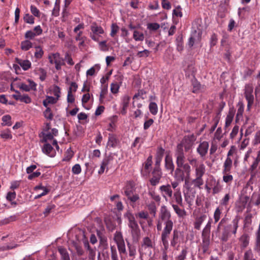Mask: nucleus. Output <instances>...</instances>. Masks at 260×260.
Returning <instances> with one entry per match:
<instances>
[{
    "label": "nucleus",
    "instance_id": "nucleus-1",
    "mask_svg": "<svg viewBox=\"0 0 260 260\" xmlns=\"http://www.w3.org/2000/svg\"><path fill=\"white\" fill-rule=\"evenodd\" d=\"M175 156L177 168L174 171V177L178 181L184 180L185 185L188 186L191 173V167L189 164L185 162V157L181 145L177 147Z\"/></svg>",
    "mask_w": 260,
    "mask_h": 260
},
{
    "label": "nucleus",
    "instance_id": "nucleus-2",
    "mask_svg": "<svg viewBox=\"0 0 260 260\" xmlns=\"http://www.w3.org/2000/svg\"><path fill=\"white\" fill-rule=\"evenodd\" d=\"M159 219L164 222L165 227L161 235V240L165 248L168 247V238L173 230V222L171 219V214L167 207H161L159 214Z\"/></svg>",
    "mask_w": 260,
    "mask_h": 260
},
{
    "label": "nucleus",
    "instance_id": "nucleus-3",
    "mask_svg": "<svg viewBox=\"0 0 260 260\" xmlns=\"http://www.w3.org/2000/svg\"><path fill=\"white\" fill-rule=\"evenodd\" d=\"M124 194L127 198L129 205L134 208L140 201L139 194L136 192L135 184L133 181H128L123 188Z\"/></svg>",
    "mask_w": 260,
    "mask_h": 260
},
{
    "label": "nucleus",
    "instance_id": "nucleus-4",
    "mask_svg": "<svg viewBox=\"0 0 260 260\" xmlns=\"http://www.w3.org/2000/svg\"><path fill=\"white\" fill-rule=\"evenodd\" d=\"M203 26L201 25V20H195L192 24L191 35L188 41L189 47L193 46L195 43L199 42L201 39Z\"/></svg>",
    "mask_w": 260,
    "mask_h": 260
},
{
    "label": "nucleus",
    "instance_id": "nucleus-5",
    "mask_svg": "<svg viewBox=\"0 0 260 260\" xmlns=\"http://www.w3.org/2000/svg\"><path fill=\"white\" fill-rule=\"evenodd\" d=\"M210 228L211 221L209 220L206 226L203 229L202 235L203 242L201 249L204 254H209L210 253L209 249L210 244Z\"/></svg>",
    "mask_w": 260,
    "mask_h": 260
},
{
    "label": "nucleus",
    "instance_id": "nucleus-6",
    "mask_svg": "<svg viewBox=\"0 0 260 260\" xmlns=\"http://www.w3.org/2000/svg\"><path fill=\"white\" fill-rule=\"evenodd\" d=\"M42 142H47L48 141L53 140L54 137L58 135V130L56 128H51L49 123H47L46 126L41 132Z\"/></svg>",
    "mask_w": 260,
    "mask_h": 260
},
{
    "label": "nucleus",
    "instance_id": "nucleus-7",
    "mask_svg": "<svg viewBox=\"0 0 260 260\" xmlns=\"http://www.w3.org/2000/svg\"><path fill=\"white\" fill-rule=\"evenodd\" d=\"M239 219L237 217L234 219L231 223L228 225L224 228V231L223 233L221 240L223 241H226L229 236L231 234H236L237 229L238 227Z\"/></svg>",
    "mask_w": 260,
    "mask_h": 260
},
{
    "label": "nucleus",
    "instance_id": "nucleus-8",
    "mask_svg": "<svg viewBox=\"0 0 260 260\" xmlns=\"http://www.w3.org/2000/svg\"><path fill=\"white\" fill-rule=\"evenodd\" d=\"M187 160L189 164L195 168L196 177H202L205 172V166L202 163H199L197 159L193 157H188Z\"/></svg>",
    "mask_w": 260,
    "mask_h": 260
},
{
    "label": "nucleus",
    "instance_id": "nucleus-9",
    "mask_svg": "<svg viewBox=\"0 0 260 260\" xmlns=\"http://www.w3.org/2000/svg\"><path fill=\"white\" fill-rule=\"evenodd\" d=\"M113 239L117 244L120 254H126L125 242L121 232L116 231L114 234Z\"/></svg>",
    "mask_w": 260,
    "mask_h": 260
},
{
    "label": "nucleus",
    "instance_id": "nucleus-10",
    "mask_svg": "<svg viewBox=\"0 0 260 260\" xmlns=\"http://www.w3.org/2000/svg\"><path fill=\"white\" fill-rule=\"evenodd\" d=\"M90 27L91 29L89 34L90 37L94 41L99 42L100 35L104 33V29L95 22L91 23Z\"/></svg>",
    "mask_w": 260,
    "mask_h": 260
},
{
    "label": "nucleus",
    "instance_id": "nucleus-11",
    "mask_svg": "<svg viewBox=\"0 0 260 260\" xmlns=\"http://www.w3.org/2000/svg\"><path fill=\"white\" fill-rule=\"evenodd\" d=\"M115 153H110L108 155H106L103 158L101 167L98 171V173L100 175L104 173L105 169H108L109 166H112L114 160V156L116 155Z\"/></svg>",
    "mask_w": 260,
    "mask_h": 260
},
{
    "label": "nucleus",
    "instance_id": "nucleus-12",
    "mask_svg": "<svg viewBox=\"0 0 260 260\" xmlns=\"http://www.w3.org/2000/svg\"><path fill=\"white\" fill-rule=\"evenodd\" d=\"M253 88L252 85L247 84L245 86L244 96L247 101V109L249 110L254 104V97L253 94Z\"/></svg>",
    "mask_w": 260,
    "mask_h": 260
},
{
    "label": "nucleus",
    "instance_id": "nucleus-13",
    "mask_svg": "<svg viewBox=\"0 0 260 260\" xmlns=\"http://www.w3.org/2000/svg\"><path fill=\"white\" fill-rule=\"evenodd\" d=\"M183 239V236L181 232L177 230H174L171 239V246L178 250Z\"/></svg>",
    "mask_w": 260,
    "mask_h": 260
},
{
    "label": "nucleus",
    "instance_id": "nucleus-14",
    "mask_svg": "<svg viewBox=\"0 0 260 260\" xmlns=\"http://www.w3.org/2000/svg\"><path fill=\"white\" fill-rule=\"evenodd\" d=\"M196 140V137L193 135L186 136L184 137L182 143L178 144L177 147L179 145H181L182 146V148L184 147L185 151L187 152L191 148ZM182 150H183V149H182Z\"/></svg>",
    "mask_w": 260,
    "mask_h": 260
},
{
    "label": "nucleus",
    "instance_id": "nucleus-15",
    "mask_svg": "<svg viewBox=\"0 0 260 260\" xmlns=\"http://www.w3.org/2000/svg\"><path fill=\"white\" fill-rule=\"evenodd\" d=\"M162 175L160 168H154L152 172V177L149 179L150 184L153 186L157 185L160 182Z\"/></svg>",
    "mask_w": 260,
    "mask_h": 260
},
{
    "label": "nucleus",
    "instance_id": "nucleus-16",
    "mask_svg": "<svg viewBox=\"0 0 260 260\" xmlns=\"http://www.w3.org/2000/svg\"><path fill=\"white\" fill-rule=\"evenodd\" d=\"M159 190L161 196L167 200L168 198L172 197L173 191L170 184L163 185L159 187Z\"/></svg>",
    "mask_w": 260,
    "mask_h": 260
},
{
    "label": "nucleus",
    "instance_id": "nucleus-17",
    "mask_svg": "<svg viewBox=\"0 0 260 260\" xmlns=\"http://www.w3.org/2000/svg\"><path fill=\"white\" fill-rule=\"evenodd\" d=\"M119 140L116 135L114 134H109L108 140L107 143V148H116L119 143Z\"/></svg>",
    "mask_w": 260,
    "mask_h": 260
},
{
    "label": "nucleus",
    "instance_id": "nucleus-18",
    "mask_svg": "<svg viewBox=\"0 0 260 260\" xmlns=\"http://www.w3.org/2000/svg\"><path fill=\"white\" fill-rule=\"evenodd\" d=\"M171 198H172V202L173 203L175 202L176 204L179 205L180 207L182 208L184 207L181 192L180 189H176L173 194H172V197Z\"/></svg>",
    "mask_w": 260,
    "mask_h": 260
},
{
    "label": "nucleus",
    "instance_id": "nucleus-19",
    "mask_svg": "<svg viewBox=\"0 0 260 260\" xmlns=\"http://www.w3.org/2000/svg\"><path fill=\"white\" fill-rule=\"evenodd\" d=\"M124 216L128 221V226L131 229H135L139 227V225L135 220L134 215L129 211H127L124 214Z\"/></svg>",
    "mask_w": 260,
    "mask_h": 260
},
{
    "label": "nucleus",
    "instance_id": "nucleus-20",
    "mask_svg": "<svg viewBox=\"0 0 260 260\" xmlns=\"http://www.w3.org/2000/svg\"><path fill=\"white\" fill-rule=\"evenodd\" d=\"M98 236L100 238V243L103 246V249L102 251V255L105 257L109 259V253L108 252V246L106 242V239L103 238L101 236V232L99 231H97Z\"/></svg>",
    "mask_w": 260,
    "mask_h": 260
},
{
    "label": "nucleus",
    "instance_id": "nucleus-21",
    "mask_svg": "<svg viewBox=\"0 0 260 260\" xmlns=\"http://www.w3.org/2000/svg\"><path fill=\"white\" fill-rule=\"evenodd\" d=\"M15 94H13V98L17 101L28 104L31 102L30 98L27 94L21 95L18 91H15Z\"/></svg>",
    "mask_w": 260,
    "mask_h": 260
},
{
    "label": "nucleus",
    "instance_id": "nucleus-22",
    "mask_svg": "<svg viewBox=\"0 0 260 260\" xmlns=\"http://www.w3.org/2000/svg\"><path fill=\"white\" fill-rule=\"evenodd\" d=\"M130 100L131 97L127 95H125L122 97L121 104V112L122 114H125L127 112Z\"/></svg>",
    "mask_w": 260,
    "mask_h": 260
},
{
    "label": "nucleus",
    "instance_id": "nucleus-23",
    "mask_svg": "<svg viewBox=\"0 0 260 260\" xmlns=\"http://www.w3.org/2000/svg\"><path fill=\"white\" fill-rule=\"evenodd\" d=\"M152 164V157L149 156L146 161L143 164V168L141 170V174L143 176L146 175L149 173L150 168Z\"/></svg>",
    "mask_w": 260,
    "mask_h": 260
},
{
    "label": "nucleus",
    "instance_id": "nucleus-24",
    "mask_svg": "<svg viewBox=\"0 0 260 260\" xmlns=\"http://www.w3.org/2000/svg\"><path fill=\"white\" fill-rule=\"evenodd\" d=\"M120 259L119 258L118 253L116 247L114 245H111L110 246V255L111 260H124L125 258L123 257V255L126 254H120Z\"/></svg>",
    "mask_w": 260,
    "mask_h": 260
},
{
    "label": "nucleus",
    "instance_id": "nucleus-25",
    "mask_svg": "<svg viewBox=\"0 0 260 260\" xmlns=\"http://www.w3.org/2000/svg\"><path fill=\"white\" fill-rule=\"evenodd\" d=\"M209 144L207 142H203L201 143L197 148V152L201 156H205L208 150Z\"/></svg>",
    "mask_w": 260,
    "mask_h": 260
},
{
    "label": "nucleus",
    "instance_id": "nucleus-26",
    "mask_svg": "<svg viewBox=\"0 0 260 260\" xmlns=\"http://www.w3.org/2000/svg\"><path fill=\"white\" fill-rule=\"evenodd\" d=\"M148 90L146 89H139L138 92L134 95L133 100H145L147 98Z\"/></svg>",
    "mask_w": 260,
    "mask_h": 260
},
{
    "label": "nucleus",
    "instance_id": "nucleus-27",
    "mask_svg": "<svg viewBox=\"0 0 260 260\" xmlns=\"http://www.w3.org/2000/svg\"><path fill=\"white\" fill-rule=\"evenodd\" d=\"M165 168L172 173L174 171L175 166L171 156L167 155L165 157Z\"/></svg>",
    "mask_w": 260,
    "mask_h": 260
},
{
    "label": "nucleus",
    "instance_id": "nucleus-28",
    "mask_svg": "<svg viewBox=\"0 0 260 260\" xmlns=\"http://www.w3.org/2000/svg\"><path fill=\"white\" fill-rule=\"evenodd\" d=\"M152 247H147L144 246H140L139 248V251L140 253V256L142 258L144 256H150L151 254V249Z\"/></svg>",
    "mask_w": 260,
    "mask_h": 260
},
{
    "label": "nucleus",
    "instance_id": "nucleus-29",
    "mask_svg": "<svg viewBox=\"0 0 260 260\" xmlns=\"http://www.w3.org/2000/svg\"><path fill=\"white\" fill-rule=\"evenodd\" d=\"M84 246L88 252L89 258L93 260L95 257V248H92L86 240L84 242Z\"/></svg>",
    "mask_w": 260,
    "mask_h": 260
},
{
    "label": "nucleus",
    "instance_id": "nucleus-30",
    "mask_svg": "<svg viewBox=\"0 0 260 260\" xmlns=\"http://www.w3.org/2000/svg\"><path fill=\"white\" fill-rule=\"evenodd\" d=\"M15 60L24 71H27L31 67V63L28 60H22L18 58H16Z\"/></svg>",
    "mask_w": 260,
    "mask_h": 260
},
{
    "label": "nucleus",
    "instance_id": "nucleus-31",
    "mask_svg": "<svg viewBox=\"0 0 260 260\" xmlns=\"http://www.w3.org/2000/svg\"><path fill=\"white\" fill-rule=\"evenodd\" d=\"M133 242H138L140 238L141 231L139 227L129 230Z\"/></svg>",
    "mask_w": 260,
    "mask_h": 260
},
{
    "label": "nucleus",
    "instance_id": "nucleus-32",
    "mask_svg": "<svg viewBox=\"0 0 260 260\" xmlns=\"http://www.w3.org/2000/svg\"><path fill=\"white\" fill-rule=\"evenodd\" d=\"M172 206L178 217H183L186 215V212L184 210V207L182 208L180 207L179 205L174 204H172Z\"/></svg>",
    "mask_w": 260,
    "mask_h": 260
},
{
    "label": "nucleus",
    "instance_id": "nucleus-33",
    "mask_svg": "<svg viewBox=\"0 0 260 260\" xmlns=\"http://www.w3.org/2000/svg\"><path fill=\"white\" fill-rule=\"evenodd\" d=\"M145 138L142 137H136L131 145V148L132 149L136 148L137 150H139L141 147V145L144 143Z\"/></svg>",
    "mask_w": 260,
    "mask_h": 260
},
{
    "label": "nucleus",
    "instance_id": "nucleus-34",
    "mask_svg": "<svg viewBox=\"0 0 260 260\" xmlns=\"http://www.w3.org/2000/svg\"><path fill=\"white\" fill-rule=\"evenodd\" d=\"M58 251L61 256V260H70V257L67 249L62 246L58 247Z\"/></svg>",
    "mask_w": 260,
    "mask_h": 260
},
{
    "label": "nucleus",
    "instance_id": "nucleus-35",
    "mask_svg": "<svg viewBox=\"0 0 260 260\" xmlns=\"http://www.w3.org/2000/svg\"><path fill=\"white\" fill-rule=\"evenodd\" d=\"M53 150V148L49 143L45 144L42 148L43 152L50 157H53L54 156V153L52 152Z\"/></svg>",
    "mask_w": 260,
    "mask_h": 260
},
{
    "label": "nucleus",
    "instance_id": "nucleus-36",
    "mask_svg": "<svg viewBox=\"0 0 260 260\" xmlns=\"http://www.w3.org/2000/svg\"><path fill=\"white\" fill-rule=\"evenodd\" d=\"M121 83V81L119 82L114 81L111 84L110 91L113 94H116L118 93Z\"/></svg>",
    "mask_w": 260,
    "mask_h": 260
},
{
    "label": "nucleus",
    "instance_id": "nucleus-37",
    "mask_svg": "<svg viewBox=\"0 0 260 260\" xmlns=\"http://www.w3.org/2000/svg\"><path fill=\"white\" fill-rule=\"evenodd\" d=\"M108 92V84L102 85L101 90L100 94L99 101L100 103H103L105 95Z\"/></svg>",
    "mask_w": 260,
    "mask_h": 260
},
{
    "label": "nucleus",
    "instance_id": "nucleus-38",
    "mask_svg": "<svg viewBox=\"0 0 260 260\" xmlns=\"http://www.w3.org/2000/svg\"><path fill=\"white\" fill-rule=\"evenodd\" d=\"M239 240L241 246L243 248H245L249 244V236L247 234H244L240 238Z\"/></svg>",
    "mask_w": 260,
    "mask_h": 260
},
{
    "label": "nucleus",
    "instance_id": "nucleus-39",
    "mask_svg": "<svg viewBox=\"0 0 260 260\" xmlns=\"http://www.w3.org/2000/svg\"><path fill=\"white\" fill-rule=\"evenodd\" d=\"M100 66L99 64H95L86 71L87 76L94 75L96 72L100 70Z\"/></svg>",
    "mask_w": 260,
    "mask_h": 260
},
{
    "label": "nucleus",
    "instance_id": "nucleus-40",
    "mask_svg": "<svg viewBox=\"0 0 260 260\" xmlns=\"http://www.w3.org/2000/svg\"><path fill=\"white\" fill-rule=\"evenodd\" d=\"M184 71L185 72V75L188 77L190 76H193L194 77L196 71L192 64L188 65L187 67L184 69Z\"/></svg>",
    "mask_w": 260,
    "mask_h": 260
},
{
    "label": "nucleus",
    "instance_id": "nucleus-41",
    "mask_svg": "<svg viewBox=\"0 0 260 260\" xmlns=\"http://www.w3.org/2000/svg\"><path fill=\"white\" fill-rule=\"evenodd\" d=\"M133 38L136 41H142L144 39V35L143 32L135 30L133 33Z\"/></svg>",
    "mask_w": 260,
    "mask_h": 260
},
{
    "label": "nucleus",
    "instance_id": "nucleus-42",
    "mask_svg": "<svg viewBox=\"0 0 260 260\" xmlns=\"http://www.w3.org/2000/svg\"><path fill=\"white\" fill-rule=\"evenodd\" d=\"M206 218V216L204 215L198 218H197L196 220V221L194 223V227L196 229L199 230L200 229L201 225L202 224L203 222L205 220Z\"/></svg>",
    "mask_w": 260,
    "mask_h": 260
},
{
    "label": "nucleus",
    "instance_id": "nucleus-43",
    "mask_svg": "<svg viewBox=\"0 0 260 260\" xmlns=\"http://www.w3.org/2000/svg\"><path fill=\"white\" fill-rule=\"evenodd\" d=\"M117 120V116L115 115L112 117L111 119V122L109 124V126L107 128V130L110 132H113L115 129V123Z\"/></svg>",
    "mask_w": 260,
    "mask_h": 260
},
{
    "label": "nucleus",
    "instance_id": "nucleus-44",
    "mask_svg": "<svg viewBox=\"0 0 260 260\" xmlns=\"http://www.w3.org/2000/svg\"><path fill=\"white\" fill-rule=\"evenodd\" d=\"M140 246H144L147 247H153L152 240L148 237H145L142 239Z\"/></svg>",
    "mask_w": 260,
    "mask_h": 260
},
{
    "label": "nucleus",
    "instance_id": "nucleus-45",
    "mask_svg": "<svg viewBox=\"0 0 260 260\" xmlns=\"http://www.w3.org/2000/svg\"><path fill=\"white\" fill-rule=\"evenodd\" d=\"M32 46V43L28 40L23 41L21 43V48L24 51L28 50Z\"/></svg>",
    "mask_w": 260,
    "mask_h": 260
},
{
    "label": "nucleus",
    "instance_id": "nucleus-46",
    "mask_svg": "<svg viewBox=\"0 0 260 260\" xmlns=\"http://www.w3.org/2000/svg\"><path fill=\"white\" fill-rule=\"evenodd\" d=\"M2 125L3 126H11L12 124L11 117L9 115L4 116L2 118Z\"/></svg>",
    "mask_w": 260,
    "mask_h": 260
},
{
    "label": "nucleus",
    "instance_id": "nucleus-47",
    "mask_svg": "<svg viewBox=\"0 0 260 260\" xmlns=\"http://www.w3.org/2000/svg\"><path fill=\"white\" fill-rule=\"evenodd\" d=\"M184 198L185 202L188 204L189 207L192 205L194 196L190 193H184Z\"/></svg>",
    "mask_w": 260,
    "mask_h": 260
},
{
    "label": "nucleus",
    "instance_id": "nucleus-48",
    "mask_svg": "<svg viewBox=\"0 0 260 260\" xmlns=\"http://www.w3.org/2000/svg\"><path fill=\"white\" fill-rule=\"evenodd\" d=\"M56 102V99L52 96H48L45 100L43 101V105L44 106L47 108L46 111H48L49 108H48V106L50 104H54Z\"/></svg>",
    "mask_w": 260,
    "mask_h": 260
},
{
    "label": "nucleus",
    "instance_id": "nucleus-49",
    "mask_svg": "<svg viewBox=\"0 0 260 260\" xmlns=\"http://www.w3.org/2000/svg\"><path fill=\"white\" fill-rule=\"evenodd\" d=\"M74 156V152L71 150V148L68 149L64 154V157L63 161H69Z\"/></svg>",
    "mask_w": 260,
    "mask_h": 260
},
{
    "label": "nucleus",
    "instance_id": "nucleus-50",
    "mask_svg": "<svg viewBox=\"0 0 260 260\" xmlns=\"http://www.w3.org/2000/svg\"><path fill=\"white\" fill-rule=\"evenodd\" d=\"M148 209L149 210L150 214L153 215V216H155L156 211V207L155 203L151 202V203H150L148 205Z\"/></svg>",
    "mask_w": 260,
    "mask_h": 260
},
{
    "label": "nucleus",
    "instance_id": "nucleus-51",
    "mask_svg": "<svg viewBox=\"0 0 260 260\" xmlns=\"http://www.w3.org/2000/svg\"><path fill=\"white\" fill-rule=\"evenodd\" d=\"M243 260H256V259L254 257L252 251L249 250L245 252Z\"/></svg>",
    "mask_w": 260,
    "mask_h": 260
},
{
    "label": "nucleus",
    "instance_id": "nucleus-52",
    "mask_svg": "<svg viewBox=\"0 0 260 260\" xmlns=\"http://www.w3.org/2000/svg\"><path fill=\"white\" fill-rule=\"evenodd\" d=\"M1 137L5 139H11L12 136L11 131L9 129H6L1 132Z\"/></svg>",
    "mask_w": 260,
    "mask_h": 260
},
{
    "label": "nucleus",
    "instance_id": "nucleus-53",
    "mask_svg": "<svg viewBox=\"0 0 260 260\" xmlns=\"http://www.w3.org/2000/svg\"><path fill=\"white\" fill-rule=\"evenodd\" d=\"M187 254V248L183 249L180 253L176 257V260H185Z\"/></svg>",
    "mask_w": 260,
    "mask_h": 260
},
{
    "label": "nucleus",
    "instance_id": "nucleus-54",
    "mask_svg": "<svg viewBox=\"0 0 260 260\" xmlns=\"http://www.w3.org/2000/svg\"><path fill=\"white\" fill-rule=\"evenodd\" d=\"M35 48V56L36 58L40 59L42 57L44 52L40 46H37Z\"/></svg>",
    "mask_w": 260,
    "mask_h": 260
},
{
    "label": "nucleus",
    "instance_id": "nucleus-55",
    "mask_svg": "<svg viewBox=\"0 0 260 260\" xmlns=\"http://www.w3.org/2000/svg\"><path fill=\"white\" fill-rule=\"evenodd\" d=\"M165 151V149L161 147H158L156 151L155 158L162 159Z\"/></svg>",
    "mask_w": 260,
    "mask_h": 260
},
{
    "label": "nucleus",
    "instance_id": "nucleus-56",
    "mask_svg": "<svg viewBox=\"0 0 260 260\" xmlns=\"http://www.w3.org/2000/svg\"><path fill=\"white\" fill-rule=\"evenodd\" d=\"M55 207L54 204H49L47 205L44 211L43 214L45 217L47 216Z\"/></svg>",
    "mask_w": 260,
    "mask_h": 260
},
{
    "label": "nucleus",
    "instance_id": "nucleus-57",
    "mask_svg": "<svg viewBox=\"0 0 260 260\" xmlns=\"http://www.w3.org/2000/svg\"><path fill=\"white\" fill-rule=\"evenodd\" d=\"M127 243V246L128 248L129 256L131 257H135L136 254V249L135 246H133L129 244L128 242Z\"/></svg>",
    "mask_w": 260,
    "mask_h": 260
},
{
    "label": "nucleus",
    "instance_id": "nucleus-58",
    "mask_svg": "<svg viewBox=\"0 0 260 260\" xmlns=\"http://www.w3.org/2000/svg\"><path fill=\"white\" fill-rule=\"evenodd\" d=\"M59 54L58 53H52L49 55L48 59L49 62L51 64H55V60H57L59 58Z\"/></svg>",
    "mask_w": 260,
    "mask_h": 260
},
{
    "label": "nucleus",
    "instance_id": "nucleus-59",
    "mask_svg": "<svg viewBox=\"0 0 260 260\" xmlns=\"http://www.w3.org/2000/svg\"><path fill=\"white\" fill-rule=\"evenodd\" d=\"M203 181L202 177H196V178L192 180V184L197 187H200L203 184Z\"/></svg>",
    "mask_w": 260,
    "mask_h": 260
},
{
    "label": "nucleus",
    "instance_id": "nucleus-60",
    "mask_svg": "<svg viewBox=\"0 0 260 260\" xmlns=\"http://www.w3.org/2000/svg\"><path fill=\"white\" fill-rule=\"evenodd\" d=\"M149 108L151 114H156L157 112V106L154 102H151L149 104Z\"/></svg>",
    "mask_w": 260,
    "mask_h": 260
},
{
    "label": "nucleus",
    "instance_id": "nucleus-61",
    "mask_svg": "<svg viewBox=\"0 0 260 260\" xmlns=\"http://www.w3.org/2000/svg\"><path fill=\"white\" fill-rule=\"evenodd\" d=\"M192 92L196 93L199 90L201 85L196 79H194L192 80Z\"/></svg>",
    "mask_w": 260,
    "mask_h": 260
},
{
    "label": "nucleus",
    "instance_id": "nucleus-62",
    "mask_svg": "<svg viewBox=\"0 0 260 260\" xmlns=\"http://www.w3.org/2000/svg\"><path fill=\"white\" fill-rule=\"evenodd\" d=\"M100 49L103 51H107L109 50V47L107 44V41H103L99 43Z\"/></svg>",
    "mask_w": 260,
    "mask_h": 260
},
{
    "label": "nucleus",
    "instance_id": "nucleus-63",
    "mask_svg": "<svg viewBox=\"0 0 260 260\" xmlns=\"http://www.w3.org/2000/svg\"><path fill=\"white\" fill-rule=\"evenodd\" d=\"M112 74V71L109 72L106 74V75L105 76H103L100 80V83L102 84V85H106L107 83V82L109 79V78Z\"/></svg>",
    "mask_w": 260,
    "mask_h": 260
},
{
    "label": "nucleus",
    "instance_id": "nucleus-64",
    "mask_svg": "<svg viewBox=\"0 0 260 260\" xmlns=\"http://www.w3.org/2000/svg\"><path fill=\"white\" fill-rule=\"evenodd\" d=\"M24 20L25 22L29 23V24H34V18L32 16L29 15V14H26L24 16Z\"/></svg>",
    "mask_w": 260,
    "mask_h": 260
}]
</instances>
